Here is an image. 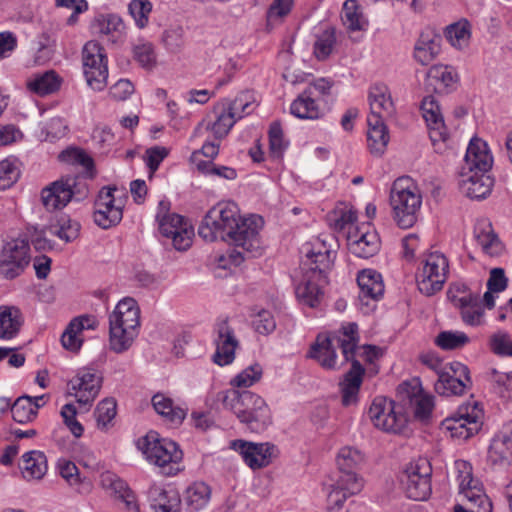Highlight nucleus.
Masks as SVG:
<instances>
[{
	"instance_id": "nucleus-1",
	"label": "nucleus",
	"mask_w": 512,
	"mask_h": 512,
	"mask_svg": "<svg viewBox=\"0 0 512 512\" xmlns=\"http://www.w3.org/2000/svg\"><path fill=\"white\" fill-rule=\"evenodd\" d=\"M262 225V217L251 215L243 218L236 203L220 202L206 213L198 234L205 241L220 239L235 247L218 258L219 267L226 269L232 265L239 266L247 256L261 255L259 231Z\"/></svg>"
},
{
	"instance_id": "nucleus-2",
	"label": "nucleus",
	"mask_w": 512,
	"mask_h": 512,
	"mask_svg": "<svg viewBox=\"0 0 512 512\" xmlns=\"http://www.w3.org/2000/svg\"><path fill=\"white\" fill-rule=\"evenodd\" d=\"M224 409L232 411L252 432L264 431L271 424L270 409L265 400L248 390L228 389L216 395Z\"/></svg>"
},
{
	"instance_id": "nucleus-3",
	"label": "nucleus",
	"mask_w": 512,
	"mask_h": 512,
	"mask_svg": "<svg viewBox=\"0 0 512 512\" xmlns=\"http://www.w3.org/2000/svg\"><path fill=\"white\" fill-rule=\"evenodd\" d=\"M359 343L358 326L356 323H348L332 337L319 335L312 346L310 357L326 369L336 367L335 347H339L345 361L356 360V348Z\"/></svg>"
},
{
	"instance_id": "nucleus-4",
	"label": "nucleus",
	"mask_w": 512,
	"mask_h": 512,
	"mask_svg": "<svg viewBox=\"0 0 512 512\" xmlns=\"http://www.w3.org/2000/svg\"><path fill=\"white\" fill-rule=\"evenodd\" d=\"M390 205L394 220L400 228H411L418 221L422 195L411 177L402 176L393 182L390 190Z\"/></svg>"
},
{
	"instance_id": "nucleus-5",
	"label": "nucleus",
	"mask_w": 512,
	"mask_h": 512,
	"mask_svg": "<svg viewBox=\"0 0 512 512\" xmlns=\"http://www.w3.org/2000/svg\"><path fill=\"white\" fill-rule=\"evenodd\" d=\"M138 447L147 461L157 467L166 476H173L180 471L183 452L174 441L158 438L156 432H150L138 441Z\"/></svg>"
},
{
	"instance_id": "nucleus-6",
	"label": "nucleus",
	"mask_w": 512,
	"mask_h": 512,
	"mask_svg": "<svg viewBox=\"0 0 512 512\" xmlns=\"http://www.w3.org/2000/svg\"><path fill=\"white\" fill-rule=\"evenodd\" d=\"M88 194V185L82 177L67 175L45 186L40 196L44 208L53 212L63 209L72 200H84Z\"/></svg>"
},
{
	"instance_id": "nucleus-7",
	"label": "nucleus",
	"mask_w": 512,
	"mask_h": 512,
	"mask_svg": "<svg viewBox=\"0 0 512 512\" xmlns=\"http://www.w3.org/2000/svg\"><path fill=\"white\" fill-rule=\"evenodd\" d=\"M483 409L477 401L465 403L441 423V429L451 438L466 440L481 429Z\"/></svg>"
},
{
	"instance_id": "nucleus-8",
	"label": "nucleus",
	"mask_w": 512,
	"mask_h": 512,
	"mask_svg": "<svg viewBox=\"0 0 512 512\" xmlns=\"http://www.w3.org/2000/svg\"><path fill=\"white\" fill-rule=\"evenodd\" d=\"M303 272L312 273L314 277L325 281L332 270L336 251L331 248L326 239L317 237L301 247Z\"/></svg>"
},
{
	"instance_id": "nucleus-9",
	"label": "nucleus",
	"mask_w": 512,
	"mask_h": 512,
	"mask_svg": "<svg viewBox=\"0 0 512 512\" xmlns=\"http://www.w3.org/2000/svg\"><path fill=\"white\" fill-rule=\"evenodd\" d=\"M432 467L425 458L409 463L402 473L401 483L408 498L416 501L428 499L432 492Z\"/></svg>"
},
{
	"instance_id": "nucleus-10",
	"label": "nucleus",
	"mask_w": 512,
	"mask_h": 512,
	"mask_svg": "<svg viewBox=\"0 0 512 512\" xmlns=\"http://www.w3.org/2000/svg\"><path fill=\"white\" fill-rule=\"evenodd\" d=\"M82 63L87 84L95 91H102L108 79L104 48L96 41H88L82 49Z\"/></svg>"
},
{
	"instance_id": "nucleus-11",
	"label": "nucleus",
	"mask_w": 512,
	"mask_h": 512,
	"mask_svg": "<svg viewBox=\"0 0 512 512\" xmlns=\"http://www.w3.org/2000/svg\"><path fill=\"white\" fill-rule=\"evenodd\" d=\"M368 415L373 425L385 432L400 433L407 423L402 407L383 396H378L373 400Z\"/></svg>"
},
{
	"instance_id": "nucleus-12",
	"label": "nucleus",
	"mask_w": 512,
	"mask_h": 512,
	"mask_svg": "<svg viewBox=\"0 0 512 512\" xmlns=\"http://www.w3.org/2000/svg\"><path fill=\"white\" fill-rule=\"evenodd\" d=\"M448 260L439 253H430L422 266L416 274V282L419 291L426 295L431 296L443 288L447 279L448 273Z\"/></svg>"
},
{
	"instance_id": "nucleus-13",
	"label": "nucleus",
	"mask_w": 512,
	"mask_h": 512,
	"mask_svg": "<svg viewBox=\"0 0 512 512\" xmlns=\"http://www.w3.org/2000/svg\"><path fill=\"white\" fill-rule=\"evenodd\" d=\"M455 466L458 472L460 494L476 508L477 512H492V501L484 492L482 483L473 478L471 465L464 460H459L455 462Z\"/></svg>"
},
{
	"instance_id": "nucleus-14",
	"label": "nucleus",
	"mask_w": 512,
	"mask_h": 512,
	"mask_svg": "<svg viewBox=\"0 0 512 512\" xmlns=\"http://www.w3.org/2000/svg\"><path fill=\"white\" fill-rule=\"evenodd\" d=\"M116 191L115 186H105L95 200L94 221L103 229L117 225L123 218V201L115 197Z\"/></svg>"
},
{
	"instance_id": "nucleus-15",
	"label": "nucleus",
	"mask_w": 512,
	"mask_h": 512,
	"mask_svg": "<svg viewBox=\"0 0 512 512\" xmlns=\"http://www.w3.org/2000/svg\"><path fill=\"white\" fill-rule=\"evenodd\" d=\"M421 110L434 149L436 152L441 153L448 146L449 133L444 123L439 104L433 96H428L423 99Z\"/></svg>"
},
{
	"instance_id": "nucleus-16",
	"label": "nucleus",
	"mask_w": 512,
	"mask_h": 512,
	"mask_svg": "<svg viewBox=\"0 0 512 512\" xmlns=\"http://www.w3.org/2000/svg\"><path fill=\"white\" fill-rule=\"evenodd\" d=\"M230 447L238 452L245 464L253 470L268 466L276 451L275 445L271 443H253L241 439L233 440Z\"/></svg>"
},
{
	"instance_id": "nucleus-17",
	"label": "nucleus",
	"mask_w": 512,
	"mask_h": 512,
	"mask_svg": "<svg viewBox=\"0 0 512 512\" xmlns=\"http://www.w3.org/2000/svg\"><path fill=\"white\" fill-rule=\"evenodd\" d=\"M213 341L216 346L213 361L219 366L231 364L235 359V350L239 341L235 336L234 329L226 319L216 322Z\"/></svg>"
},
{
	"instance_id": "nucleus-18",
	"label": "nucleus",
	"mask_w": 512,
	"mask_h": 512,
	"mask_svg": "<svg viewBox=\"0 0 512 512\" xmlns=\"http://www.w3.org/2000/svg\"><path fill=\"white\" fill-rule=\"evenodd\" d=\"M453 374L449 372L440 373L435 383V391L442 396H458L464 394L467 388L472 385L469 369L460 362L451 364Z\"/></svg>"
},
{
	"instance_id": "nucleus-19",
	"label": "nucleus",
	"mask_w": 512,
	"mask_h": 512,
	"mask_svg": "<svg viewBox=\"0 0 512 512\" xmlns=\"http://www.w3.org/2000/svg\"><path fill=\"white\" fill-rule=\"evenodd\" d=\"M357 283L360 289L359 308L364 313H369L374 309V305H371L370 302L378 301L384 294L382 276L375 270L365 269L358 274Z\"/></svg>"
},
{
	"instance_id": "nucleus-20",
	"label": "nucleus",
	"mask_w": 512,
	"mask_h": 512,
	"mask_svg": "<svg viewBox=\"0 0 512 512\" xmlns=\"http://www.w3.org/2000/svg\"><path fill=\"white\" fill-rule=\"evenodd\" d=\"M102 378L93 369L83 368L70 380L69 387L77 402L91 405L101 389Z\"/></svg>"
},
{
	"instance_id": "nucleus-21",
	"label": "nucleus",
	"mask_w": 512,
	"mask_h": 512,
	"mask_svg": "<svg viewBox=\"0 0 512 512\" xmlns=\"http://www.w3.org/2000/svg\"><path fill=\"white\" fill-rule=\"evenodd\" d=\"M158 226L160 233L172 240L175 249L184 251L191 246L194 229L181 215L173 214Z\"/></svg>"
},
{
	"instance_id": "nucleus-22",
	"label": "nucleus",
	"mask_w": 512,
	"mask_h": 512,
	"mask_svg": "<svg viewBox=\"0 0 512 512\" xmlns=\"http://www.w3.org/2000/svg\"><path fill=\"white\" fill-rule=\"evenodd\" d=\"M100 484L104 490L120 499L128 512H140L134 492L118 475L110 471L103 472L100 476Z\"/></svg>"
},
{
	"instance_id": "nucleus-23",
	"label": "nucleus",
	"mask_w": 512,
	"mask_h": 512,
	"mask_svg": "<svg viewBox=\"0 0 512 512\" xmlns=\"http://www.w3.org/2000/svg\"><path fill=\"white\" fill-rule=\"evenodd\" d=\"M488 458L493 464L506 465L512 460V421L505 423L491 440Z\"/></svg>"
},
{
	"instance_id": "nucleus-24",
	"label": "nucleus",
	"mask_w": 512,
	"mask_h": 512,
	"mask_svg": "<svg viewBox=\"0 0 512 512\" xmlns=\"http://www.w3.org/2000/svg\"><path fill=\"white\" fill-rule=\"evenodd\" d=\"M441 51V35L432 28L421 31L414 45V59L421 65L430 64Z\"/></svg>"
},
{
	"instance_id": "nucleus-25",
	"label": "nucleus",
	"mask_w": 512,
	"mask_h": 512,
	"mask_svg": "<svg viewBox=\"0 0 512 512\" xmlns=\"http://www.w3.org/2000/svg\"><path fill=\"white\" fill-rule=\"evenodd\" d=\"M368 101L370 114L379 120H388L395 113L394 102L391 98L389 88L385 84H374L369 89Z\"/></svg>"
},
{
	"instance_id": "nucleus-26",
	"label": "nucleus",
	"mask_w": 512,
	"mask_h": 512,
	"mask_svg": "<svg viewBox=\"0 0 512 512\" xmlns=\"http://www.w3.org/2000/svg\"><path fill=\"white\" fill-rule=\"evenodd\" d=\"M109 325L139 332L140 309L136 301L129 297L119 301L109 316Z\"/></svg>"
},
{
	"instance_id": "nucleus-27",
	"label": "nucleus",
	"mask_w": 512,
	"mask_h": 512,
	"mask_svg": "<svg viewBox=\"0 0 512 512\" xmlns=\"http://www.w3.org/2000/svg\"><path fill=\"white\" fill-rule=\"evenodd\" d=\"M487 172H468L461 175L459 187L470 199H484L492 191L493 179Z\"/></svg>"
},
{
	"instance_id": "nucleus-28",
	"label": "nucleus",
	"mask_w": 512,
	"mask_h": 512,
	"mask_svg": "<svg viewBox=\"0 0 512 512\" xmlns=\"http://www.w3.org/2000/svg\"><path fill=\"white\" fill-rule=\"evenodd\" d=\"M364 373L365 369L361 363L357 359L353 360L350 370L344 375V379L340 383L342 404L344 406L354 405L358 402Z\"/></svg>"
},
{
	"instance_id": "nucleus-29",
	"label": "nucleus",
	"mask_w": 512,
	"mask_h": 512,
	"mask_svg": "<svg viewBox=\"0 0 512 512\" xmlns=\"http://www.w3.org/2000/svg\"><path fill=\"white\" fill-rule=\"evenodd\" d=\"M362 488V478H354L349 475L348 478L338 477L336 482L332 485V490L328 494L329 507L339 510L350 496L359 493Z\"/></svg>"
},
{
	"instance_id": "nucleus-30",
	"label": "nucleus",
	"mask_w": 512,
	"mask_h": 512,
	"mask_svg": "<svg viewBox=\"0 0 512 512\" xmlns=\"http://www.w3.org/2000/svg\"><path fill=\"white\" fill-rule=\"evenodd\" d=\"M328 283L314 277V274L303 272L301 282L296 286V296L303 304L314 308L319 305L323 297V286Z\"/></svg>"
},
{
	"instance_id": "nucleus-31",
	"label": "nucleus",
	"mask_w": 512,
	"mask_h": 512,
	"mask_svg": "<svg viewBox=\"0 0 512 512\" xmlns=\"http://www.w3.org/2000/svg\"><path fill=\"white\" fill-rule=\"evenodd\" d=\"M348 246L352 254L359 258H370L374 256L380 248V240L375 231L352 233L349 231Z\"/></svg>"
},
{
	"instance_id": "nucleus-32",
	"label": "nucleus",
	"mask_w": 512,
	"mask_h": 512,
	"mask_svg": "<svg viewBox=\"0 0 512 512\" xmlns=\"http://www.w3.org/2000/svg\"><path fill=\"white\" fill-rule=\"evenodd\" d=\"M465 161L470 172H488L492 167L493 158L488 151L486 142L479 138L471 139Z\"/></svg>"
},
{
	"instance_id": "nucleus-33",
	"label": "nucleus",
	"mask_w": 512,
	"mask_h": 512,
	"mask_svg": "<svg viewBox=\"0 0 512 512\" xmlns=\"http://www.w3.org/2000/svg\"><path fill=\"white\" fill-rule=\"evenodd\" d=\"M386 120H379L375 116L367 117V145L374 156L380 157L386 151L389 142V133Z\"/></svg>"
},
{
	"instance_id": "nucleus-34",
	"label": "nucleus",
	"mask_w": 512,
	"mask_h": 512,
	"mask_svg": "<svg viewBox=\"0 0 512 512\" xmlns=\"http://www.w3.org/2000/svg\"><path fill=\"white\" fill-rule=\"evenodd\" d=\"M427 78L438 93L450 92L456 87L459 80L457 71L449 65H433L428 70Z\"/></svg>"
},
{
	"instance_id": "nucleus-35",
	"label": "nucleus",
	"mask_w": 512,
	"mask_h": 512,
	"mask_svg": "<svg viewBox=\"0 0 512 512\" xmlns=\"http://www.w3.org/2000/svg\"><path fill=\"white\" fill-rule=\"evenodd\" d=\"M23 325V315L16 306H0V339L11 340L15 338Z\"/></svg>"
},
{
	"instance_id": "nucleus-36",
	"label": "nucleus",
	"mask_w": 512,
	"mask_h": 512,
	"mask_svg": "<svg viewBox=\"0 0 512 512\" xmlns=\"http://www.w3.org/2000/svg\"><path fill=\"white\" fill-rule=\"evenodd\" d=\"M336 463L340 478H348V475L354 478H360L356 471L364 463V455L360 450L346 446L339 450Z\"/></svg>"
},
{
	"instance_id": "nucleus-37",
	"label": "nucleus",
	"mask_w": 512,
	"mask_h": 512,
	"mask_svg": "<svg viewBox=\"0 0 512 512\" xmlns=\"http://www.w3.org/2000/svg\"><path fill=\"white\" fill-rule=\"evenodd\" d=\"M47 459L43 452L32 450L22 456L20 470L26 480H40L47 472Z\"/></svg>"
},
{
	"instance_id": "nucleus-38",
	"label": "nucleus",
	"mask_w": 512,
	"mask_h": 512,
	"mask_svg": "<svg viewBox=\"0 0 512 512\" xmlns=\"http://www.w3.org/2000/svg\"><path fill=\"white\" fill-rule=\"evenodd\" d=\"M43 399H45V395L34 398L24 395L17 398L11 406V413L14 421L24 424L34 420L41 405L38 404V401H42Z\"/></svg>"
},
{
	"instance_id": "nucleus-39",
	"label": "nucleus",
	"mask_w": 512,
	"mask_h": 512,
	"mask_svg": "<svg viewBox=\"0 0 512 512\" xmlns=\"http://www.w3.org/2000/svg\"><path fill=\"white\" fill-rule=\"evenodd\" d=\"M318 100L304 90L291 103L290 112L299 119H319L322 116V110L318 105Z\"/></svg>"
},
{
	"instance_id": "nucleus-40",
	"label": "nucleus",
	"mask_w": 512,
	"mask_h": 512,
	"mask_svg": "<svg viewBox=\"0 0 512 512\" xmlns=\"http://www.w3.org/2000/svg\"><path fill=\"white\" fill-rule=\"evenodd\" d=\"M474 235L484 253L494 256L501 252L502 246L500 240L494 233L491 223L488 221H479L475 226Z\"/></svg>"
},
{
	"instance_id": "nucleus-41",
	"label": "nucleus",
	"mask_w": 512,
	"mask_h": 512,
	"mask_svg": "<svg viewBox=\"0 0 512 512\" xmlns=\"http://www.w3.org/2000/svg\"><path fill=\"white\" fill-rule=\"evenodd\" d=\"M152 405L159 415L165 417L167 421L174 425L181 424L187 414L186 409L174 406L172 399L161 393L152 397Z\"/></svg>"
},
{
	"instance_id": "nucleus-42",
	"label": "nucleus",
	"mask_w": 512,
	"mask_h": 512,
	"mask_svg": "<svg viewBox=\"0 0 512 512\" xmlns=\"http://www.w3.org/2000/svg\"><path fill=\"white\" fill-rule=\"evenodd\" d=\"M214 113L216 119L208 122L206 129L212 132L215 139L221 140L228 135L236 121L233 114L228 112L220 102L214 107Z\"/></svg>"
},
{
	"instance_id": "nucleus-43",
	"label": "nucleus",
	"mask_w": 512,
	"mask_h": 512,
	"mask_svg": "<svg viewBox=\"0 0 512 512\" xmlns=\"http://www.w3.org/2000/svg\"><path fill=\"white\" fill-rule=\"evenodd\" d=\"M211 496L210 487L204 482H194L191 484L185 495V502L190 512H198L209 502Z\"/></svg>"
},
{
	"instance_id": "nucleus-44",
	"label": "nucleus",
	"mask_w": 512,
	"mask_h": 512,
	"mask_svg": "<svg viewBox=\"0 0 512 512\" xmlns=\"http://www.w3.org/2000/svg\"><path fill=\"white\" fill-rule=\"evenodd\" d=\"M149 497L156 512H179L180 499L173 493L154 486L149 490Z\"/></svg>"
},
{
	"instance_id": "nucleus-45",
	"label": "nucleus",
	"mask_w": 512,
	"mask_h": 512,
	"mask_svg": "<svg viewBox=\"0 0 512 512\" xmlns=\"http://www.w3.org/2000/svg\"><path fill=\"white\" fill-rule=\"evenodd\" d=\"M138 333V331H131L120 326L109 325L110 350L117 354L126 352L132 346Z\"/></svg>"
},
{
	"instance_id": "nucleus-46",
	"label": "nucleus",
	"mask_w": 512,
	"mask_h": 512,
	"mask_svg": "<svg viewBox=\"0 0 512 512\" xmlns=\"http://www.w3.org/2000/svg\"><path fill=\"white\" fill-rule=\"evenodd\" d=\"M97 32L107 36L108 40L115 43L122 37L124 24L122 19L115 14L100 15L94 24Z\"/></svg>"
},
{
	"instance_id": "nucleus-47",
	"label": "nucleus",
	"mask_w": 512,
	"mask_h": 512,
	"mask_svg": "<svg viewBox=\"0 0 512 512\" xmlns=\"http://www.w3.org/2000/svg\"><path fill=\"white\" fill-rule=\"evenodd\" d=\"M444 35L448 42L456 49L462 50L469 44L471 26L467 20H460L445 28Z\"/></svg>"
},
{
	"instance_id": "nucleus-48",
	"label": "nucleus",
	"mask_w": 512,
	"mask_h": 512,
	"mask_svg": "<svg viewBox=\"0 0 512 512\" xmlns=\"http://www.w3.org/2000/svg\"><path fill=\"white\" fill-rule=\"evenodd\" d=\"M60 85L61 80L54 71H47L37 75L27 83L29 90L40 96L56 92Z\"/></svg>"
},
{
	"instance_id": "nucleus-49",
	"label": "nucleus",
	"mask_w": 512,
	"mask_h": 512,
	"mask_svg": "<svg viewBox=\"0 0 512 512\" xmlns=\"http://www.w3.org/2000/svg\"><path fill=\"white\" fill-rule=\"evenodd\" d=\"M341 19L350 31L363 30L367 24L356 0H346L344 2Z\"/></svg>"
},
{
	"instance_id": "nucleus-50",
	"label": "nucleus",
	"mask_w": 512,
	"mask_h": 512,
	"mask_svg": "<svg viewBox=\"0 0 512 512\" xmlns=\"http://www.w3.org/2000/svg\"><path fill=\"white\" fill-rule=\"evenodd\" d=\"M30 247L26 238L18 237L8 242L2 251V256L28 266L30 262Z\"/></svg>"
},
{
	"instance_id": "nucleus-51",
	"label": "nucleus",
	"mask_w": 512,
	"mask_h": 512,
	"mask_svg": "<svg viewBox=\"0 0 512 512\" xmlns=\"http://www.w3.org/2000/svg\"><path fill=\"white\" fill-rule=\"evenodd\" d=\"M470 342L468 335L462 331L446 330L440 332L434 343L445 351L457 350L466 346Z\"/></svg>"
},
{
	"instance_id": "nucleus-52",
	"label": "nucleus",
	"mask_w": 512,
	"mask_h": 512,
	"mask_svg": "<svg viewBox=\"0 0 512 512\" xmlns=\"http://www.w3.org/2000/svg\"><path fill=\"white\" fill-rule=\"evenodd\" d=\"M409 402L413 406L414 416L417 419H427L433 409V397L430 395L422 394L419 387H414L412 394L408 395Z\"/></svg>"
},
{
	"instance_id": "nucleus-53",
	"label": "nucleus",
	"mask_w": 512,
	"mask_h": 512,
	"mask_svg": "<svg viewBox=\"0 0 512 512\" xmlns=\"http://www.w3.org/2000/svg\"><path fill=\"white\" fill-rule=\"evenodd\" d=\"M58 158L63 163L73 166H82L87 172L94 168L92 157L81 148L69 147L63 150Z\"/></svg>"
},
{
	"instance_id": "nucleus-54",
	"label": "nucleus",
	"mask_w": 512,
	"mask_h": 512,
	"mask_svg": "<svg viewBox=\"0 0 512 512\" xmlns=\"http://www.w3.org/2000/svg\"><path fill=\"white\" fill-rule=\"evenodd\" d=\"M458 308L463 322L467 325L479 326L483 323L484 309L478 296L471 303H466Z\"/></svg>"
},
{
	"instance_id": "nucleus-55",
	"label": "nucleus",
	"mask_w": 512,
	"mask_h": 512,
	"mask_svg": "<svg viewBox=\"0 0 512 512\" xmlns=\"http://www.w3.org/2000/svg\"><path fill=\"white\" fill-rule=\"evenodd\" d=\"M336 42L335 30L333 28L325 29L317 36L314 43V54L317 59L324 60L332 52Z\"/></svg>"
},
{
	"instance_id": "nucleus-56",
	"label": "nucleus",
	"mask_w": 512,
	"mask_h": 512,
	"mask_svg": "<svg viewBox=\"0 0 512 512\" xmlns=\"http://www.w3.org/2000/svg\"><path fill=\"white\" fill-rule=\"evenodd\" d=\"M130 15L138 28L142 29L149 22L152 11V3L149 0H132L128 5Z\"/></svg>"
},
{
	"instance_id": "nucleus-57",
	"label": "nucleus",
	"mask_w": 512,
	"mask_h": 512,
	"mask_svg": "<svg viewBox=\"0 0 512 512\" xmlns=\"http://www.w3.org/2000/svg\"><path fill=\"white\" fill-rule=\"evenodd\" d=\"M94 414L98 428L106 429L116 416V401L112 398L102 400L98 403Z\"/></svg>"
},
{
	"instance_id": "nucleus-58",
	"label": "nucleus",
	"mask_w": 512,
	"mask_h": 512,
	"mask_svg": "<svg viewBox=\"0 0 512 512\" xmlns=\"http://www.w3.org/2000/svg\"><path fill=\"white\" fill-rule=\"evenodd\" d=\"M262 367L260 364L255 363L244 369L242 372L237 374L232 380L231 385L234 387H250L254 383L258 382L262 377Z\"/></svg>"
},
{
	"instance_id": "nucleus-59",
	"label": "nucleus",
	"mask_w": 512,
	"mask_h": 512,
	"mask_svg": "<svg viewBox=\"0 0 512 512\" xmlns=\"http://www.w3.org/2000/svg\"><path fill=\"white\" fill-rule=\"evenodd\" d=\"M80 224L71 219H63L59 225L48 228L50 234L57 236L65 242H71L78 237Z\"/></svg>"
},
{
	"instance_id": "nucleus-60",
	"label": "nucleus",
	"mask_w": 512,
	"mask_h": 512,
	"mask_svg": "<svg viewBox=\"0 0 512 512\" xmlns=\"http://www.w3.org/2000/svg\"><path fill=\"white\" fill-rule=\"evenodd\" d=\"M268 135L271 154L275 157H280L288 146V142L284 139L280 122L274 121L271 123Z\"/></svg>"
},
{
	"instance_id": "nucleus-61",
	"label": "nucleus",
	"mask_w": 512,
	"mask_h": 512,
	"mask_svg": "<svg viewBox=\"0 0 512 512\" xmlns=\"http://www.w3.org/2000/svg\"><path fill=\"white\" fill-rule=\"evenodd\" d=\"M491 351L499 356H512V338L505 331H497L491 335L489 340Z\"/></svg>"
},
{
	"instance_id": "nucleus-62",
	"label": "nucleus",
	"mask_w": 512,
	"mask_h": 512,
	"mask_svg": "<svg viewBox=\"0 0 512 512\" xmlns=\"http://www.w3.org/2000/svg\"><path fill=\"white\" fill-rule=\"evenodd\" d=\"M447 295L455 307L471 303V301L478 296L472 293L466 284L460 282L452 283L448 289Z\"/></svg>"
},
{
	"instance_id": "nucleus-63",
	"label": "nucleus",
	"mask_w": 512,
	"mask_h": 512,
	"mask_svg": "<svg viewBox=\"0 0 512 512\" xmlns=\"http://www.w3.org/2000/svg\"><path fill=\"white\" fill-rule=\"evenodd\" d=\"M18 167L8 159L0 162V190L10 188L19 178Z\"/></svg>"
},
{
	"instance_id": "nucleus-64",
	"label": "nucleus",
	"mask_w": 512,
	"mask_h": 512,
	"mask_svg": "<svg viewBox=\"0 0 512 512\" xmlns=\"http://www.w3.org/2000/svg\"><path fill=\"white\" fill-rule=\"evenodd\" d=\"M494 389L500 397L512 399V371L493 373Z\"/></svg>"
}]
</instances>
